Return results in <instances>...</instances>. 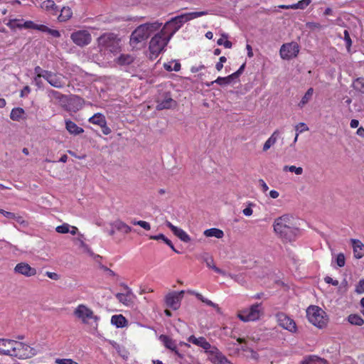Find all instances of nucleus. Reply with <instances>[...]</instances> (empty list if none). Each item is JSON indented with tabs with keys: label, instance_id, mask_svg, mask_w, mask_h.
<instances>
[{
	"label": "nucleus",
	"instance_id": "nucleus-52",
	"mask_svg": "<svg viewBox=\"0 0 364 364\" xmlns=\"http://www.w3.org/2000/svg\"><path fill=\"white\" fill-rule=\"evenodd\" d=\"M245 356L247 357V358L254 360H258L259 359V354L252 348L248 349V352L247 353Z\"/></svg>",
	"mask_w": 364,
	"mask_h": 364
},
{
	"label": "nucleus",
	"instance_id": "nucleus-41",
	"mask_svg": "<svg viewBox=\"0 0 364 364\" xmlns=\"http://www.w3.org/2000/svg\"><path fill=\"white\" fill-rule=\"evenodd\" d=\"M181 63L179 62L176 61L174 65L172 66V62L166 63L164 64V68L167 71H179L181 70Z\"/></svg>",
	"mask_w": 364,
	"mask_h": 364
},
{
	"label": "nucleus",
	"instance_id": "nucleus-48",
	"mask_svg": "<svg viewBox=\"0 0 364 364\" xmlns=\"http://www.w3.org/2000/svg\"><path fill=\"white\" fill-rule=\"evenodd\" d=\"M301 364H318V356L309 355L304 358Z\"/></svg>",
	"mask_w": 364,
	"mask_h": 364
},
{
	"label": "nucleus",
	"instance_id": "nucleus-21",
	"mask_svg": "<svg viewBox=\"0 0 364 364\" xmlns=\"http://www.w3.org/2000/svg\"><path fill=\"white\" fill-rule=\"evenodd\" d=\"M14 341L11 339L0 338V354L11 355Z\"/></svg>",
	"mask_w": 364,
	"mask_h": 364
},
{
	"label": "nucleus",
	"instance_id": "nucleus-58",
	"mask_svg": "<svg viewBox=\"0 0 364 364\" xmlns=\"http://www.w3.org/2000/svg\"><path fill=\"white\" fill-rule=\"evenodd\" d=\"M214 82L220 85H228V82H227V79L225 78V77H218L215 81Z\"/></svg>",
	"mask_w": 364,
	"mask_h": 364
},
{
	"label": "nucleus",
	"instance_id": "nucleus-57",
	"mask_svg": "<svg viewBox=\"0 0 364 364\" xmlns=\"http://www.w3.org/2000/svg\"><path fill=\"white\" fill-rule=\"evenodd\" d=\"M227 61V58L225 56H221L215 65V68L218 71H220L223 68V63Z\"/></svg>",
	"mask_w": 364,
	"mask_h": 364
},
{
	"label": "nucleus",
	"instance_id": "nucleus-4",
	"mask_svg": "<svg viewBox=\"0 0 364 364\" xmlns=\"http://www.w3.org/2000/svg\"><path fill=\"white\" fill-rule=\"evenodd\" d=\"M161 25V23L154 21L139 26L131 34L130 44L135 46L139 43L146 40L151 33L158 31Z\"/></svg>",
	"mask_w": 364,
	"mask_h": 364
},
{
	"label": "nucleus",
	"instance_id": "nucleus-1",
	"mask_svg": "<svg viewBox=\"0 0 364 364\" xmlns=\"http://www.w3.org/2000/svg\"><path fill=\"white\" fill-rule=\"evenodd\" d=\"M273 228L275 234L283 242L295 241L300 235V230L296 227L294 218L288 214L276 218Z\"/></svg>",
	"mask_w": 364,
	"mask_h": 364
},
{
	"label": "nucleus",
	"instance_id": "nucleus-14",
	"mask_svg": "<svg viewBox=\"0 0 364 364\" xmlns=\"http://www.w3.org/2000/svg\"><path fill=\"white\" fill-rule=\"evenodd\" d=\"M188 341L204 349L205 352L208 354V356L210 355V352L211 350H213V348H217L215 346H212L206 338L203 336L197 338L192 335L188 338Z\"/></svg>",
	"mask_w": 364,
	"mask_h": 364
},
{
	"label": "nucleus",
	"instance_id": "nucleus-6",
	"mask_svg": "<svg viewBox=\"0 0 364 364\" xmlns=\"http://www.w3.org/2000/svg\"><path fill=\"white\" fill-rule=\"evenodd\" d=\"M169 41L170 39L161 32L159 31L155 34L149 42L150 58H156L164 50Z\"/></svg>",
	"mask_w": 364,
	"mask_h": 364
},
{
	"label": "nucleus",
	"instance_id": "nucleus-24",
	"mask_svg": "<svg viewBox=\"0 0 364 364\" xmlns=\"http://www.w3.org/2000/svg\"><path fill=\"white\" fill-rule=\"evenodd\" d=\"M65 128L70 134L74 135H78L84 132V129L82 127H78L70 119L65 120Z\"/></svg>",
	"mask_w": 364,
	"mask_h": 364
},
{
	"label": "nucleus",
	"instance_id": "nucleus-35",
	"mask_svg": "<svg viewBox=\"0 0 364 364\" xmlns=\"http://www.w3.org/2000/svg\"><path fill=\"white\" fill-rule=\"evenodd\" d=\"M205 262L206 263L207 267L214 270L215 272L222 274L225 275V272L222 270L221 269L217 267L214 264V260L212 257H207L204 259Z\"/></svg>",
	"mask_w": 364,
	"mask_h": 364
},
{
	"label": "nucleus",
	"instance_id": "nucleus-55",
	"mask_svg": "<svg viewBox=\"0 0 364 364\" xmlns=\"http://www.w3.org/2000/svg\"><path fill=\"white\" fill-rule=\"evenodd\" d=\"M55 363L58 364H78L77 362L70 358H58L56 359Z\"/></svg>",
	"mask_w": 364,
	"mask_h": 364
},
{
	"label": "nucleus",
	"instance_id": "nucleus-10",
	"mask_svg": "<svg viewBox=\"0 0 364 364\" xmlns=\"http://www.w3.org/2000/svg\"><path fill=\"white\" fill-rule=\"evenodd\" d=\"M277 322L278 325L285 330L291 333H296L297 331V326L295 321L283 312H279L276 314Z\"/></svg>",
	"mask_w": 364,
	"mask_h": 364
},
{
	"label": "nucleus",
	"instance_id": "nucleus-9",
	"mask_svg": "<svg viewBox=\"0 0 364 364\" xmlns=\"http://www.w3.org/2000/svg\"><path fill=\"white\" fill-rule=\"evenodd\" d=\"M299 52V46L296 42L284 43L282 46L279 53L284 60H290L297 56Z\"/></svg>",
	"mask_w": 364,
	"mask_h": 364
},
{
	"label": "nucleus",
	"instance_id": "nucleus-64",
	"mask_svg": "<svg viewBox=\"0 0 364 364\" xmlns=\"http://www.w3.org/2000/svg\"><path fill=\"white\" fill-rule=\"evenodd\" d=\"M252 213H253V210H252V208L250 206H248V207L245 208L242 210V213L245 216H250V215H252Z\"/></svg>",
	"mask_w": 364,
	"mask_h": 364
},
{
	"label": "nucleus",
	"instance_id": "nucleus-16",
	"mask_svg": "<svg viewBox=\"0 0 364 364\" xmlns=\"http://www.w3.org/2000/svg\"><path fill=\"white\" fill-rule=\"evenodd\" d=\"M125 291L124 293H117L115 296L117 300L125 306H129L133 303V299L134 297L132 289L126 284H123Z\"/></svg>",
	"mask_w": 364,
	"mask_h": 364
},
{
	"label": "nucleus",
	"instance_id": "nucleus-28",
	"mask_svg": "<svg viewBox=\"0 0 364 364\" xmlns=\"http://www.w3.org/2000/svg\"><path fill=\"white\" fill-rule=\"evenodd\" d=\"M203 235L207 237H215L218 239H221L224 236V232L220 229L213 228L205 230L203 232Z\"/></svg>",
	"mask_w": 364,
	"mask_h": 364
},
{
	"label": "nucleus",
	"instance_id": "nucleus-50",
	"mask_svg": "<svg viewBox=\"0 0 364 364\" xmlns=\"http://www.w3.org/2000/svg\"><path fill=\"white\" fill-rule=\"evenodd\" d=\"M343 34H344V41L346 42V48H347V50L348 52L350 51V47L352 46V41H351V38L350 37V34H349V32L348 30H345L344 32H343Z\"/></svg>",
	"mask_w": 364,
	"mask_h": 364
},
{
	"label": "nucleus",
	"instance_id": "nucleus-30",
	"mask_svg": "<svg viewBox=\"0 0 364 364\" xmlns=\"http://www.w3.org/2000/svg\"><path fill=\"white\" fill-rule=\"evenodd\" d=\"M73 16L72 10L68 6H64L60 9V14L58 16V19L60 22H65L69 20Z\"/></svg>",
	"mask_w": 364,
	"mask_h": 364
},
{
	"label": "nucleus",
	"instance_id": "nucleus-13",
	"mask_svg": "<svg viewBox=\"0 0 364 364\" xmlns=\"http://www.w3.org/2000/svg\"><path fill=\"white\" fill-rule=\"evenodd\" d=\"M44 79L55 88L61 89L65 85V77L60 73H53L51 71L46 72Z\"/></svg>",
	"mask_w": 364,
	"mask_h": 364
},
{
	"label": "nucleus",
	"instance_id": "nucleus-34",
	"mask_svg": "<svg viewBox=\"0 0 364 364\" xmlns=\"http://www.w3.org/2000/svg\"><path fill=\"white\" fill-rule=\"evenodd\" d=\"M278 136H279V132L277 130L274 131L273 132V134L271 135V136L264 144V146H263L264 151H267L269 149H270V147L272 146H273L276 143V141L278 139Z\"/></svg>",
	"mask_w": 364,
	"mask_h": 364
},
{
	"label": "nucleus",
	"instance_id": "nucleus-44",
	"mask_svg": "<svg viewBox=\"0 0 364 364\" xmlns=\"http://www.w3.org/2000/svg\"><path fill=\"white\" fill-rule=\"evenodd\" d=\"M295 130L296 133L294 140V143H296L297 141L299 134L308 130V127L306 126V124L301 122L295 126Z\"/></svg>",
	"mask_w": 364,
	"mask_h": 364
},
{
	"label": "nucleus",
	"instance_id": "nucleus-60",
	"mask_svg": "<svg viewBox=\"0 0 364 364\" xmlns=\"http://www.w3.org/2000/svg\"><path fill=\"white\" fill-rule=\"evenodd\" d=\"M46 275L48 278L53 279V280H58L60 278L59 275L55 272H46Z\"/></svg>",
	"mask_w": 364,
	"mask_h": 364
},
{
	"label": "nucleus",
	"instance_id": "nucleus-59",
	"mask_svg": "<svg viewBox=\"0 0 364 364\" xmlns=\"http://www.w3.org/2000/svg\"><path fill=\"white\" fill-rule=\"evenodd\" d=\"M205 65L203 64H200L198 66H192L191 68V72L192 73H196L205 69Z\"/></svg>",
	"mask_w": 364,
	"mask_h": 364
},
{
	"label": "nucleus",
	"instance_id": "nucleus-39",
	"mask_svg": "<svg viewBox=\"0 0 364 364\" xmlns=\"http://www.w3.org/2000/svg\"><path fill=\"white\" fill-rule=\"evenodd\" d=\"M22 21H23V19H16V18L11 19L8 22L7 26L11 29H15V28L21 29V28H23V23H22Z\"/></svg>",
	"mask_w": 364,
	"mask_h": 364
},
{
	"label": "nucleus",
	"instance_id": "nucleus-12",
	"mask_svg": "<svg viewBox=\"0 0 364 364\" xmlns=\"http://www.w3.org/2000/svg\"><path fill=\"white\" fill-rule=\"evenodd\" d=\"M183 294V290L180 291H171L167 294L165 296L166 305L173 310H177L180 307Z\"/></svg>",
	"mask_w": 364,
	"mask_h": 364
},
{
	"label": "nucleus",
	"instance_id": "nucleus-26",
	"mask_svg": "<svg viewBox=\"0 0 364 364\" xmlns=\"http://www.w3.org/2000/svg\"><path fill=\"white\" fill-rule=\"evenodd\" d=\"M111 323L117 328H123L127 325V320L122 315H114L111 318Z\"/></svg>",
	"mask_w": 364,
	"mask_h": 364
},
{
	"label": "nucleus",
	"instance_id": "nucleus-42",
	"mask_svg": "<svg viewBox=\"0 0 364 364\" xmlns=\"http://www.w3.org/2000/svg\"><path fill=\"white\" fill-rule=\"evenodd\" d=\"M48 95L51 99H55L58 101H61L65 97V95H63L58 91L54 90H50L48 91Z\"/></svg>",
	"mask_w": 364,
	"mask_h": 364
},
{
	"label": "nucleus",
	"instance_id": "nucleus-25",
	"mask_svg": "<svg viewBox=\"0 0 364 364\" xmlns=\"http://www.w3.org/2000/svg\"><path fill=\"white\" fill-rule=\"evenodd\" d=\"M134 60V58L130 54H121L115 59V63L119 65H129Z\"/></svg>",
	"mask_w": 364,
	"mask_h": 364
},
{
	"label": "nucleus",
	"instance_id": "nucleus-8",
	"mask_svg": "<svg viewBox=\"0 0 364 364\" xmlns=\"http://www.w3.org/2000/svg\"><path fill=\"white\" fill-rule=\"evenodd\" d=\"M262 304H255L250 308L242 309L237 314V317L244 322L258 320L262 314Z\"/></svg>",
	"mask_w": 364,
	"mask_h": 364
},
{
	"label": "nucleus",
	"instance_id": "nucleus-29",
	"mask_svg": "<svg viewBox=\"0 0 364 364\" xmlns=\"http://www.w3.org/2000/svg\"><path fill=\"white\" fill-rule=\"evenodd\" d=\"M191 294L195 295L198 299L201 301L203 303H205L206 305L213 307L218 312L220 311V308L217 304L213 303L212 301L203 297V296L196 291H190Z\"/></svg>",
	"mask_w": 364,
	"mask_h": 364
},
{
	"label": "nucleus",
	"instance_id": "nucleus-22",
	"mask_svg": "<svg viewBox=\"0 0 364 364\" xmlns=\"http://www.w3.org/2000/svg\"><path fill=\"white\" fill-rule=\"evenodd\" d=\"M350 242L353 246V255L356 259H361L364 257V244L359 240L351 239Z\"/></svg>",
	"mask_w": 364,
	"mask_h": 364
},
{
	"label": "nucleus",
	"instance_id": "nucleus-61",
	"mask_svg": "<svg viewBox=\"0 0 364 364\" xmlns=\"http://www.w3.org/2000/svg\"><path fill=\"white\" fill-rule=\"evenodd\" d=\"M100 127L102 128V133L105 135L109 134L112 132L111 129L107 126V122H105V124L101 125Z\"/></svg>",
	"mask_w": 364,
	"mask_h": 364
},
{
	"label": "nucleus",
	"instance_id": "nucleus-19",
	"mask_svg": "<svg viewBox=\"0 0 364 364\" xmlns=\"http://www.w3.org/2000/svg\"><path fill=\"white\" fill-rule=\"evenodd\" d=\"M166 225L181 241H183L184 242H189L191 241L190 236L181 228H179L173 225L171 222H169L168 220L166 222Z\"/></svg>",
	"mask_w": 364,
	"mask_h": 364
},
{
	"label": "nucleus",
	"instance_id": "nucleus-47",
	"mask_svg": "<svg viewBox=\"0 0 364 364\" xmlns=\"http://www.w3.org/2000/svg\"><path fill=\"white\" fill-rule=\"evenodd\" d=\"M284 171L294 172L296 175H301L303 173V168L301 167H296L295 166H284Z\"/></svg>",
	"mask_w": 364,
	"mask_h": 364
},
{
	"label": "nucleus",
	"instance_id": "nucleus-62",
	"mask_svg": "<svg viewBox=\"0 0 364 364\" xmlns=\"http://www.w3.org/2000/svg\"><path fill=\"white\" fill-rule=\"evenodd\" d=\"M324 280L325 282L327 283V284H333V286H338V280H333L331 277H326L324 278Z\"/></svg>",
	"mask_w": 364,
	"mask_h": 364
},
{
	"label": "nucleus",
	"instance_id": "nucleus-54",
	"mask_svg": "<svg viewBox=\"0 0 364 364\" xmlns=\"http://www.w3.org/2000/svg\"><path fill=\"white\" fill-rule=\"evenodd\" d=\"M46 72H49V70H43L40 66H36L34 68V73L36 75V77H43V78H44V76L46 75H45Z\"/></svg>",
	"mask_w": 364,
	"mask_h": 364
},
{
	"label": "nucleus",
	"instance_id": "nucleus-11",
	"mask_svg": "<svg viewBox=\"0 0 364 364\" xmlns=\"http://www.w3.org/2000/svg\"><path fill=\"white\" fill-rule=\"evenodd\" d=\"M73 42L80 47L88 45L92 41L91 34L86 30H79L71 33Z\"/></svg>",
	"mask_w": 364,
	"mask_h": 364
},
{
	"label": "nucleus",
	"instance_id": "nucleus-63",
	"mask_svg": "<svg viewBox=\"0 0 364 364\" xmlns=\"http://www.w3.org/2000/svg\"><path fill=\"white\" fill-rule=\"evenodd\" d=\"M228 35L226 33H223L221 35V38L218 40L217 44L218 46H223V43L225 42L224 39H228Z\"/></svg>",
	"mask_w": 364,
	"mask_h": 364
},
{
	"label": "nucleus",
	"instance_id": "nucleus-56",
	"mask_svg": "<svg viewBox=\"0 0 364 364\" xmlns=\"http://www.w3.org/2000/svg\"><path fill=\"white\" fill-rule=\"evenodd\" d=\"M3 215L9 219L16 220L17 221H19L21 218V217L16 216L15 213L9 211H5L3 213Z\"/></svg>",
	"mask_w": 364,
	"mask_h": 364
},
{
	"label": "nucleus",
	"instance_id": "nucleus-20",
	"mask_svg": "<svg viewBox=\"0 0 364 364\" xmlns=\"http://www.w3.org/2000/svg\"><path fill=\"white\" fill-rule=\"evenodd\" d=\"M308 321L315 326H318V306L311 305L306 309Z\"/></svg>",
	"mask_w": 364,
	"mask_h": 364
},
{
	"label": "nucleus",
	"instance_id": "nucleus-7",
	"mask_svg": "<svg viewBox=\"0 0 364 364\" xmlns=\"http://www.w3.org/2000/svg\"><path fill=\"white\" fill-rule=\"evenodd\" d=\"M38 353L36 348L31 347L25 343L14 341L11 357L18 359H27L32 358Z\"/></svg>",
	"mask_w": 364,
	"mask_h": 364
},
{
	"label": "nucleus",
	"instance_id": "nucleus-15",
	"mask_svg": "<svg viewBox=\"0 0 364 364\" xmlns=\"http://www.w3.org/2000/svg\"><path fill=\"white\" fill-rule=\"evenodd\" d=\"M14 272L16 274L23 275L26 277H30L35 276L37 273V270L36 268L32 267L26 262H19L18 263L14 269Z\"/></svg>",
	"mask_w": 364,
	"mask_h": 364
},
{
	"label": "nucleus",
	"instance_id": "nucleus-43",
	"mask_svg": "<svg viewBox=\"0 0 364 364\" xmlns=\"http://www.w3.org/2000/svg\"><path fill=\"white\" fill-rule=\"evenodd\" d=\"M311 3V0H301L296 4H293L291 9H304Z\"/></svg>",
	"mask_w": 364,
	"mask_h": 364
},
{
	"label": "nucleus",
	"instance_id": "nucleus-36",
	"mask_svg": "<svg viewBox=\"0 0 364 364\" xmlns=\"http://www.w3.org/2000/svg\"><path fill=\"white\" fill-rule=\"evenodd\" d=\"M313 94H314V89L311 87L306 91V92L302 97L301 100L298 104V106L300 108L304 107L311 100V99L312 98Z\"/></svg>",
	"mask_w": 364,
	"mask_h": 364
},
{
	"label": "nucleus",
	"instance_id": "nucleus-46",
	"mask_svg": "<svg viewBox=\"0 0 364 364\" xmlns=\"http://www.w3.org/2000/svg\"><path fill=\"white\" fill-rule=\"evenodd\" d=\"M131 223L134 225H139V226L141 227L142 228H144L146 230H151V225L146 221L133 220Z\"/></svg>",
	"mask_w": 364,
	"mask_h": 364
},
{
	"label": "nucleus",
	"instance_id": "nucleus-23",
	"mask_svg": "<svg viewBox=\"0 0 364 364\" xmlns=\"http://www.w3.org/2000/svg\"><path fill=\"white\" fill-rule=\"evenodd\" d=\"M41 7L53 16H57L59 8L53 0H46L42 2Z\"/></svg>",
	"mask_w": 364,
	"mask_h": 364
},
{
	"label": "nucleus",
	"instance_id": "nucleus-40",
	"mask_svg": "<svg viewBox=\"0 0 364 364\" xmlns=\"http://www.w3.org/2000/svg\"><path fill=\"white\" fill-rule=\"evenodd\" d=\"M23 28L26 29H33L41 31V27L43 24H36L32 21H26L23 23Z\"/></svg>",
	"mask_w": 364,
	"mask_h": 364
},
{
	"label": "nucleus",
	"instance_id": "nucleus-53",
	"mask_svg": "<svg viewBox=\"0 0 364 364\" xmlns=\"http://www.w3.org/2000/svg\"><path fill=\"white\" fill-rule=\"evenodd\" d=\"M355 291L358 294L364 293V279L359 280L358 283L355 286Z\"/></svg>",
	"mask_w": 364,
	"mask_h": 364
},
{
	"label": "nucleus",
	"instance_id": "nucleus-37",
	"mask_svg": "<svg viewBox=\"0 0 364 364\" xmlns=\"http://www.w3.org/2000/svg\"><path fill=\"white\" fill-rule=\"evenodd\" d=\"M348 321L352 325L362 326L364 323V319L358 314H350L348 316Z\"/></svg>",
	"mask_w": 364,
	"mask_h": 364
},
{
	"label": "nucleus",
	"instance_id": "nucleus-18",
	"mask_svg": "<svg viewBox=\"0 0 364 364\" xmlns=\"http://www.w3.org/2000/svg\"><path fill=\"white\" fill-rule=\"evenodd\" d=\"M160 341L164 343V346L174 352V353L178 357L182 358L183 355L177 349V345L174 340L166 335H161L159 337Z\"/></svg>",
	"mask_w": 364,
	"mask_h": 364
},
{
	"label": "nucleus",
	"instance_id": "nucleus-3",
	"mask_svg": "<svg viewBox=\"0 0 364 364\" xmlns=\"http://www.w3.org/2000/svg\"><path fill=\"white\" fill-rule=\"evenodd\" d=\"M97 44L100 52L112 53L114 55L122 51L121 39L117 34L105 33L97 38Z\"/></svg>",
	"mask_w": 364,
	"mask_h": 364
},
{
	"label": "nucleus",
	"instance_id": "nucleus-45",
	"mask_svg": "<svg viewBox=\"0 0 364 364\" xmlns=\"http://www.w3.org/2000/svg\"><path fill=\"white\" fill-rule=\"evenodd\" d=\"M41 31L48 33L55 38L60 37V33L58 30L51 29L45 25H43V27H41Z\"/></svg>",
	"mask_w": 364,
	"mask_h": 364
},
{
	"label": "nucleus",
	"instance_id": "nucleus-32",
	"mask_svg": "<svg viewBox=\"0 0 364 364\" xmlns=\"http://www.w3.org/2000/svg\"><path fill=\"white\" fill-rule=\"evenodd\" d=\"M149 239L153 240H161L162 242H164L167 245H168L172 250H173L176 253H178V251L176 250L172 242L169 239H168L164 234H159L158 235H151L149 237Z\"/></svg>",
	"mask_w": 364,
	"mask_h": 364
},
{
	"label": "nucleus",
	"instance_id": "nucleus-17",
	"mask_svg": "<svg viewBox=\"0 0 364 364\" xmlns=\"http://www.w3.org/2000/svg\"><path fill=\"white\" fill-rule=\"evenodd\" d=\"M208 358L213 364H232L218 348L211 350Z\"/></svg>",
	"mask_w": 364,
	"mask_h": 364
},
{
	"label": "nucleus",
	"instance_id": "nucleus-33",
	"mask_svg": "<svg viewBox=\"0 0 364 364\" xmlns=\"http://www.w3.org/2000/svg\"><path fill=\"white\" fill-rule=\"evenodd\" d=\"M89 122L101 126L106 122L105 117L101 113H96L88 119Z\"/></svg>",
	"mask_w": 364,
	"mask_h": 364
},
{
	"label": "nucleus",
	"instance_id": "nucleus-31",
	"mask_svg": "<svg viewBox=\"0 0 364 364\" xmlns=\"http://www.w3.org/2000/svg\"><path fill=\"white\" fill-rule=\"evenodd\" d=\"M112 225L117 230L124 234H128L132 231V228L122 220L115 221Z\"/></svg>",
	"mask_w": 364,
	"mask_h": 364
},
{
	"label": "nucleus",
	"instance_id": "nucleus-51",
	"mask_svg": "<svg viewBox=\"0 0 364 364\" xmlns=\"http://www.w3.org/2000/svg\"><path fill=\"white\" fill-rule=\"evenodd\" d=\"M336 262L339 267H343L345 266L346 257L343 253H339L337 255L336 258Z\"/></svg>",
	"mask_w": 364,
	"mask_h": 364
},
{
	"label": "nucleus",
	"instance_id": "nucleus-2",
	"mask_svg": "<svg viewBox=\"0 0 364 364\" xmlns=\"http://www.w3.org/2000/svg\"><path fill=\"white\" fill-rule=\"evenodd\" d=\"M208 14V11H194L175 16L167 21L164 26L163 28L160 31L168 39L181 28V26L186 22Z\"/></svg>",
	"mask_w": 364,
	"mask_h": 364
},
{
	"label": "nucleus",
	"instance_id": "nucleus-27",
	"mask_svg": "<svg viewBox=\"0 0 364 364\" xmlns=\"http://www.w3.org/2000/svg\"><path fill=\"white\" fill-rule=\"evenodd\" d=\"M175 104L176 102L171 97H167L163 100L158 102L156 108L157 110L170 109Z\"/></svg>",
	"mask_w": 364,
	"mask_h": 364
},
{
	"label": "nucleus",
	"instance_id": "nucleus-5",
	"mask_svg": "<svg viewBox=\"0 0 364 364\" xmlns=\"http://www.w3.org/2000/svg\"><path fill=\"white\" fill-rule=\"evenodd\" d=\"M73 315L82 324L94 323L97 328L100 316L95 315L94 311L86 304H78L73 310Z\"/></svg>",
	"mask_w": 364,
	"mask_h": 364
},
{
	"label": "nucleus",
	"instance_id": "nucleus-38",
	"mask_svg": "<svg viewBox=\"0 0 364 364\" xmlns=\"http://www.w3.org/2000/svg\"><path fill=\"white\" fill-rule=\"evenodd\" d=\"M23 113V109L21 107L14 108L11 112L10 118L14 121H19L22 118Z\"/></svg>",
	"mask_w": 364,
	"mask_h": 364
},
{
	"label": "nucleus",
	"instance_id": "nucleus-49",
	"mask_svg": "<svg viewBox=\"0 0 364 364\" xmlns=\"http://www.w3.org/2000/svg\"><path fill=\"white\" fill-rule=\"evenodd\" d=\"M70 225L68 223H63V225L56 227L55 230L58 233L65 234L70 231Z\"/></svg>",
	"mask_w": 364,
	"mask_h": 364
}]
</instances>
